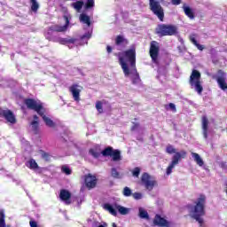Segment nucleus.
Here are the masks:
<instances>
[{
	"mask_svg": "<svg viewBox=\"0 0 227 227\" xmlns=\"http://www.w3.org/2000/svg\"><path fill=\"white\" fill-rule=\"evenodd\" d=\"M188 210H190V216L199 223L200 226H203V217L207 215L206 207H207V196L205 194H200L193 201L192 204H188Z\"/></svg>",
	"mask_w": 227,
	"mask_h": 227,
	"instance_id": "obj_1",
	"label": "nucleus"
},
{
	"mask_svg": "<svg viewBox=\"0 0 227 227\" xmlns=\"http://www.w3.org/2000/svg\"><path fill=\"white\" fill-rule=\"evenodd\" d=\"M89 153L94 159H98L100 155H103V157H112L114 162L121 160V152L118 149H114L112 146L106 147L101 153L97 149L91 148L89 150Z\"/></svg>",
	"mask_w": 227,
	"mask_h": 227,
	"instance_id": "obj_2",
	"label": "nucleus"
},
{
	"mask_svg": "<svg viewBox=\"0 0 227 227\" xmlns=\"http://www.w3.org/2000/svg\"><path fill=\"white\" fill-rule=\"evenodd\" d=\"M64 20L66 21L64 26L52 25L45 30L44 36L46 40L49 42H56V39H54V33H65V31L68 29V26H70V18L64 15Z\"/></svg>",
	"mask_w": 227,
	"mask_h": 227,
	"instance_id": "obj_3",
	"label": "nucleus"
},
{
	"mask_svg": "<svg viewBox=\"0 0 227 227\" xmlns=\"http://www.w3.org/2000/svg\"><path fill=\"white\" fill-rule=\"evenodd\" d=\"M190 86H193L195 91H197L198 95H201L203 93V85H201V73L200 71L193 69L190 75Z\"/></svg>",
	"mask_w": 227,
	"mask_h": 227,
	"instance_id": "obj_4",
	"label": "nucleus"
},
{
	"mask_svg": "<svg viewBox=\"0 0 227 227\" xmlns=\"http://www.w3.org/2000/svg\"><path fill=\"white\" fill-rule=\"evenodd\" d=\"M178 28L175 25L160 24L156 28L159 36H173L176 35Z\"/></svg>",
	"mask_w": 227,
	"mask_h": 227,
	"instance_id": "obj_5",
	"label": "nucleus"
},
{
	"mask_svg": "<svg viewBox=\"0 0 227 227\" xmlns=\"http://www.w3.org/2000/svg\"><path fill=\"white\" fill-rule=\"evenodd\" d=\"M149 8L153 15L158 17L160 22H164V8L160 5V3L157 0H149Z\"/></svg>",
	"mask_w": 227,
	"mask_h": 227,
	"instance_id": "obj_6",
	"label": "nucleus"
},
{
	"mask_svg": "<svg viewBox=\"0 0 227 227\" xmlns=\"http://www.w3.org/2000/svg\"><path fill=\"white\" fill-rule=\"evenodd\" d=\"M187 157V152L184 150L180 151V153H176V154L173 155L172 160L168 167L167 168L166 174L168 176L171 175L173 173V168H175L182 159H185Z\"/></svg>",
	"mask_w": 227,
	"mask_h": 227,
	"instance_id": "obj_7",
	"label": "nucleus"
},
{
	"mask_svg": "<svg viewBox=\"0 0 227 227\" xmlns=\"http://www.w3.org/2000/svg\"><path fill=\"white\" fill-rule=\"evenodd\" d=\"M160 52V44L157 41H152L149 47V56L153 63H159V53Z\"/></svg>",
	"mask_w": 227,
	"mask_h": 227,
	"instance_id": "obj_8",
	"label": "nucleus"
},
{
	"mask_svg": "<svg viewBox=\"0 0 227 227\" xmlns=\"http://www.w3.org/2000/svg\"><path fill=\"white\" fill-rule=\"evenodd\" d=\"M24 104L28 109L35 111L37 114H40L45 109L43 104L36 102L35 98H25Z\"/></svg>",
	"mask_w": 227,
	"mask_h": 227,
	"instance_id": "obj_9",
	"label": "nucleus"
},
{
	"mask_svg": "<svg viewBox=\"0 0 227 227\" xmlns=\"http://www.w3.org/2000/svg\"><path fill=\"white\" fill-rule=\"evenodd\" d=\"M141 183L147 191H153V187L157 185V182L146 172L142 175Z\"/></svg>",
	"mask_w": 227,
	"mask_h": 227,
	"instance_id": "obj_10",
	"label": "nucleus"
},
{
	"mask_svg": "<svg viewBox=\"0 0 227 227\" xmlns=\"http://www.w3.org/2000/svg\"><path fill=\"white\" fill-rule=\"evenodd\" d=\"M125 59L129 61L131 68H136V46H132L130 49L122 52Z\"/></svg>",
	"mask_w": 227,
	"mask_h": 227,
	"instance_id": "obj_11",
	"label": "nucleus"
},
{
	"mask_svg": "<svg viewBox=\"0 0 227 227\" xmlns=\"http://www.w3.org/2000/svg\"><path fill=\"white\" fill-rule=\"evenodd\" d=\"M0 117L4 118L6 121H8L9 123H12V125L17 123V118H15V114L10 109L4 110L2 107H0Z\"/></svg>",
	"mask_w": 227,
	"mask_h": 227,
	"instance_id": "obj_12",
	"label": "nucleus"
},
{
	"mask_svg": "<svg viewBox=\"0 0 227 227\" xmlns=\"http://www.w3.org/2000/svg\"><path fill=\"white\" fill-rule=\"evenodd\" d=\"M69 91L73 96L74 102H81V92L82 91V86L74 83L69 87Z\"/></svg>",
	"mask_w": 227,
	"mask_h": 227,
	"instance_id": "obj_13",
	"label": "nucleus"
},
{
	"mask_svg": "<svg viewBox=\"0 0 227 227\" xmlns=\"http://www.w3.org/2000/svg\"><path fill=\"white\" fill-rule=\"evenodd\" d=\"M217 77H216V82L218 83V86L221 88V90H227V83H226V73L223 71L222 69L217 71Z\"/></svg>",
	"mask_w": 227,
	"mask_h": 227,
	"instance_id": "obj_14",
	"label": "nucleus"
},
{
	"mask_svg": "<svg viewBox=\"0 0 227 227\" xmlns=\"http://www.w3.org/2000/svg\"><path fill=\"white\" fill-rule=\"evenodd\" d=\"M84 182L89 191H91V189H95L97 187V176L91 174H88L85 176Z\"/></svg>",
	"mask_w": 227,
	"mask_h": 227,
	"instance_id": "obj_15",
	"label": "nucleus"
},
{
	"mask_svg": "<svg viewBox=\"0 0 227 227\" xmlns=\"http://www.w3.org/2000/svg\"><path fill=\"white\" fill-rule=\"evenodd\" d=\"M153 225L159 227H171V223L157 214L153 219Z\"/></svg>",
	"mask_w": 227,
	"mask_h": 227,
	"instance_id": "obj_16",
	"label": "nucleus"
},
{
	"mask_svg": "<svg viewBox=\"0 0 227 227\" xmlns=\"http://www.w3.org/2000/svg\"><path fill=\"white\" fill-rule=\"evenodd\" d=\"M59 198L62 201H65L66 205H70V203H72V200H70L72 193L68 190H60Z\"/></svg>",
	"mask_w": 227,
	"mask_h": 227,
	"instance_id": "obj_17",
	"label": "nucleus"
},
{
	"mask_svg": "<svg viewBox=\"0 0 227 227\" xmlns=\"http://www.w3.org/2000/svg\"><path fill=\"white\" fill-rule=\"evenodd\" d=\"M201 123L203 137L204 139H208V118L207 115L202 116Z\"/></svg>",
	"mask_w": 227,
	"mask_h": 227,
	"instance_id": "obj_18",
	"label": "nucleus"
},
{
	"mask_svg": "<svg viewBox=\"0 0 227 227\" xmlns=\"http://www.w3.org/2000/svg\"><path fill=\"white\" fill-rule=\"evenodd\" d=\"M115 45L117 47H122L125 49L127 45H129V39L125 38V36L119 35L115 37Z\"/></svg>",
	"mask_w": 227,
	"mask_h": 227,
	"instance_id": "obj_19",
	"label": "nucleus"
},
{
	"mask_svg": "<svg viewBox=\"0 0 227 227\" xmlns=\"http://www.w3.org/2000/svg\"><path fill=\"white\" fill-rule=\"evenodd\" d=\"M119 63L122 68L125 77H129V75H130V69H129V65L125 62V58L120 57Z\"/></svg>",
	"mask_w": 227,
	"mask_h": 227,
	"instance_id": "obj_20",
	"label": "nucleus"
},
{
	"mask_svg": "<svg viewBox=\"0 0 227 227\" xmlns=\"http://www.w3.org/2000/svg\"><path fill=\"white\" fill-rule=\"evenodd\" d=\"M39 116H41L47 127L54 128L56 127V123H54V121L51 120L49 117L45 116V109L39 114Z\"/></svg>",
	"mask_w": 227,
	"mask_h": 227,
	"instance_id": "obj_21",
	"label": "nucleus"
},
{
	"mask_svg": "<svg viewBox=\"0 0 227 227\" xmlns=\"http://www.w3.org/2000/svg\"><path fill=\"white\" fill-rule=\"evenodd\" d=\"M192 157L193 160L196 162V164L200 168L205 164V161H203L201 156H200L197 153H192Z\"/></svg>",
	"mask_w": 227,
	"mask_h": 227,
	"instance_id": "obj_22",
	"label": "nucleus"
},
{
	"mask_svg": "<svg viewBox=\"0 0 227 227\" xmlns=\"http://www.w3.org/2000/svg\"><path fill=\"white\" fill-rule=\"evenodd\" d=\"M184 12V15H186V17H188V19H191V20H192L194 19V12L192 10L191 7L189 6H183Z\"/></svg>",
	"mask_w": 227,
	"mask_h": 227,
	"instance_id": "obj_23",
	"label": "nucleus"
},
{
	"mask_svg": "<svg viewBox=\"0 0 227 227\" xmlns=\"http://www.w3.org/2000/svg\"><path fill=\"white\" fill-rule=\"evenodd\" d=\"M72 8L76 10V12H81L82 10V6H84V2L83 1H76L73 4H71Z\"/></svg>",
	"mask_w": 227,
	"mask_h": 227,
	"instance_id": "obj_24",
	"label": "nucleus"
},
{
	"mask_svg": "<svg viewBox=\"0 0 227 227\" xmlns=\"http://www.w3.org/2000/svg\"><path fill=\"white\" fill-rule=\"evenodd\" d=\"M80 20L83 23V24H87V26H91V20L90 19V16L82 13L80 15Z\"/></svg>",
	"mask_w": 227,
	"mask_h": 227,
	"instance_id": "obj_25",
	"label": "nucleus"
},
{
	"mask_svg": "<svg viewBox=\"0 0 227 227\" xmlns=\"http://www.w3.org/2000/svg\"><path fill=\"white\" fill-rule=\"evenodd\" d=\"M138 212L140 219H150V215H148V211L145 210L143 207H139Z\"/></svg>",
	"mask_w": 227,
	"mask_h": 227,
	"instance_id": "obj_26",
	"label": "nucleus"
},
{
	"mask_svg": "<svg viewBox=\"0 0 227 227\" xmlns=\"http://www.w3.org/2000/svg\"><path fill=\"white\" fill-rule=\"evenodd\" d=\"M27 167L29 168V169H38V163H36V160H35V159H30L27 162Z\"/></svg>",
	"mask_w": 227,
	"mask_h": 227,
	"instance_id": "obj_27",
	"label": "nucleus"
},
{
	"mask_svg": "<svg viewBox=\"0 0 227 227\" xmlns=\"http://www.w3.org/2000/svg\"><path fill=\"white\" fill-rule=\"evenodd\" d=\"M190 42H192V43H193V45H195V47H197V49H198L199 51H203V50L205 49V46L202 45V44H200V43H198V41L196 40V38L193 37V36H191V37H190Z\"/></svg>",
	"mask_w": 227,
	"mask_h": 227,
	"instance_id": "obj_28",
	"label": "nucleus"
},
{
	"mask_svg": "<svg viewBox=\"0 0 227 227\" xmlns=\"http://www.w3.org/2000/svg\"><path fill=\"white\" fill-rule=\"evenodd\" d=\"M104 208H106V210H108V212H110L112 215H114V216L118 215L116 209H114V207H113L111 204H105Z\"/></svg>",
	"mask_w": 227,
	"mask_h": 227,
	"instance_id": "obj_29",
	"label": "nucleus"
},
{
	"mask_svg": "<svg viewBox=\"0 0 227 227\" xmlns=\"http://www.w3.org/2000/svg\"><path fill=\"white\" fill-rule=\"evenodd\" d=\"M30 3L32 12H34V13H36V12H38V9L40 8V4H38L37 0H30Z\"/></svg>",
	"mask_w": 227,
	"mask_h": 227,
	"instance_id": "obj_30",
	"label": "nucleus"
},
{
	"mask_svg": "<svg viewBox=\"0 0 227 227\" xmlns=\"http://www.w3.org/2000/svg\"><path fill=\"white\" fill-rule=\"evenodd\" d=\"M166 153H168L169 155H171L173 153H175V155H176V153H180V152H176V149L171 145H167Z\"/></svg>",
	"mask_w": 227,
	"mask_h": 227,
	"instance_id": "obj_31",
	"label": "nucleus"
},
{
	"mask_svg": "<svg viewBox=\"0 0 227 227\" xmlns=\"http://www.w3.org/2000/svg\"><path fill=\"white\" fill-rule=\"evenodd\" d=\"M6 215H4V210H0V227H6V222H5Z\"/></svg>",
	"mask_w": 227,
	"mask_h": 227,
	"instance_id": "obj_32",
	"label": "nucleus"
},
{
	"mask_svg": "<svg viewBox=\"0 0 227 227\" xmlns=\"http://www.w3.org/2000/svg\"><path fill=\"white\" fill-rule=\"evenodd\" d=\"M116 208L121 215H127L129 214V208L122 207V206H116Z\"/></svg>",
	"mask_w": 227,
	"mask_h": 227,
	"instance_id": "obj_33",
	"label": "nucleus"
},
{
	"mask_svg": "<svg viewBox=\"0 0 227 227\" xmlns=\"http://www.w3.org/2000/svg\"><path fill=\"white\" fill-rule=\"evenodd\" d=\"M135 75L132 78V84H138V82H141V78L139 77V73H137V70L135 67Z\"/></svg>",
	"mask_w": 227,
	"mask_h": 227,
	"instance_id": "obj_34",
	"label": "nucleus"
},
{
	"mask_svg": "<svg viewBox=\"0 0 227 227\" xmlns=\"http://www.w3.org/2000/svg\"><path fill=\"white\" fill-rule=\"evenodd\" d=\"M122 194L126 198H129V197L132 196V190L130 188H129V186H125L123 188Z\"/></svg>",
	"mask_w": 227,
	"mask_h": 227,
	"instance_id": "obj_35",
	"label": "nucleus"
},
{
	"mask_svg": "<svg viewBox=\"0 0 227 227\" xmlns=\"http://www.w3.org/2000/svg\"><path fill=\"white\" fill-rule=\"evenodd\" d=\"M96 109L99 113V114H102V113H104L102 101L98 100V101L96 102Z\"/></svg>",
	"mask_w": 227,
	"mask_h": 227,
	"instance_id": "obj_36",
	"label": "nucleus"
},
{
	"mask_svg": "<svg viewBox=\"0 0 227 227\" xmlns=\"http://www.w3.org/2000/svg\"><path fill=\"white\" fill-rule=\"evenodd\" d=\"M95 6V0H87L85 3V10H90V8H93Z\"/></svg>",
	"mask_w": 227,
	"mask_h": 227,
	"instance_id": "obj_37",
	"label": "nucleus"
},
{
	"mask_svg": "<svg viewBox=\"0 0 227 227\" xmlns=\"http://www.w3.org/2000/svg\"><path fill=\"white\" fill-rule=\"evenodd\" d=\"M140 173H141V168L139 167H136L132 170V176H135L136 178H139Z\"/></svg>",
	"mask_w": 227,
	"mask_h": 227,
	"instance_id": "obj_38",
	"label": "nucleus"
},
{
	"mask_svg": "<svg viewBox=\"0 0 227 227\" xmlns=\"http://www.w3.org/2000/svg\"><path fill=\"white\" fill-rule=\"evenodd\" d=\"M111 175L113 178H121V176H120V172H118L115 168L111 169Z\"/></svg>",
	"mask_w": 227,
	"mask_h": 227,
	"instance_id": "obj_39",
	"label": "nucleus"
},
{
	"mask_svg": "<svg viewBox=\"0 0 227 227\" xmlns=\"http://www.w3.org/2000/svg\"><path fill=\"white\" fill-rule=\"evenodd\" d=\"M30 125L32 126V130L34 132L37 133L38 132V121H33Z\"/></svg>",
	"mask_w": 227,
	"mask_h": 227,
	"instance_id": "obj_40",
	"label": "nucleus"
},
{
	"mask_svg": "<svg viewBox=\"0 0 227 227\" xmlns=\"http://www.w3.org/2000/svg\"><path fill=\"white\" fill-rule=\"evenodd\" d=\"M62 173H65L66 175H72V170L70 169V168L67 167V166H63L61 168Z\"/></svg>",
	"mask_w": 227,
	"mask_h": 227,
	"instance_id": "obj_41",
	"label": "nucleus"
},
{
	"mask_svg": "<svg viewBox=\"0 0 227 227\" xmlns=\"http://www.w3.org/2000/svg\"><path fill=\"white\" fill-rule=\"evenodd\" d=\"M131 196L134 200H141V198H143V194L141 192H134Z\"/></svg>",
	"mask_w": 227,
	"mask_h": 227,
	"instance_id": "obj_42",
	"label": "nucleus"
},
{
	"mask_svg": "<svg viewBox=\"0 0 227 227\" xmlns=\"http://www.w3.org/2000/svg\"><path fill=\"white\" fill-rule=\"evenodd\" d=\"M91 38V33L88 32L81 36V40H90Z\"/></svg>",
	"mask_w": 227,
	"mask_h": 227,
	"instance_id": "obj_43",
	"label": "nucleus"
},
{
	"mask_svg": "<svg viewBox=\"0 0 227 227\" xmlns=\"http://www.w3.org/2000/svg\"><path fill=\"white\" fill-rule=\"evenodd\" d=\"M58 42L60 45H67L68 43V38H60Z\"/></svg>",
	"mask_w": 227,
	"mask_h": 227,
	"instance_id": "obj_44",
	"label": "nucleus"
},
{
	"mask_svg": "<svg viewBox=\"0 0 227 227\" xmlns=\"http://www.w3.org/2000/svg\"><path fill=\"white\" fill-rule=\"evenodd\" d=\"M168 107L171 111H173V113H176V106H175V104L169 103Z\"/></svg>",
	"mask_w": 227,
	"mask_h": 227,
	"instance_id": "obj_45",
	"label": "nucleus"
},
{
	"mask_svg": "<svg viewBox=\"0 0 227 227\" xmlns=\"http://www.w3.org/2000/svg\"><path fill=\"white\" fill-rule=\"evenodd\" d=\"M77 42V38H67V43H75Z\"/></svg>",
	"mask_w": 227,
	"mask_h": 227,
	"instance_id": "obj_46",
	"label": "nucleus"
},
{
	"mask_svg": "<svg viewBox=\"0 0 227 227\" xmlns=\"http://www.w3.org/2000/svg\"><path fill=\"white\" fill-rule=\"evenodd\" d=\"M138 128H139V123L133 122V126L131 127V130L134 131V130H136Z\"/></svg>",
	"mask_w": 227,
	"mask_h": 227,
	"instance_id": "obj_47",
	"label": "nucleus"
},
{
	"mask_svg": "<svg viewBox=\"0 0 227 227\" xmlns=\"http://www.w3.org/2000/svg\"><path fill=\"white\" fill-rule=\"evenodd\" d=\"M182 4V0H172V4L175 6H178V4Z\"/></svg>",
	"mask_w": 227,
	"mask_h": 227,
	"instance_id": "obj_48",
	"label": "nucleus"
},
{
	"mask_svg": "<svg viewBox=\"0 0 227 227\" xmlns=\"http://www.w3.org/2000/svg\"><path fill=\"white\" fill-rule=\"evenodd\" d=\"M43 159H45V160H49V153H42Z\"/></svg>",
	"mask_w": 227,
	"mask_h": 227,
	"instance_id": "obj_49",
	"label": "nucleus"
},
{
	"mask_svg": "<svg viewBox=\"0 0 227 227\" xmlns=\"http://www.w3.org/2000/svg\"><path fill=\"white\" fill-rule=\"evenodd\" d=\"M106 52L108 54H111V52H113V47H111L110 45H107L106 46Z\"/></svg>",
	"mask_w": 227,
	"mask_h": 227,
	"instance_id": "obj_50",
	"label": "nucleus"
},
{
	"mask_svg": "<svg viewBox=\"0 0 227 227\" xmlns=\"http://www.w3.org/2000/svg\"><path fill=\"white\" fill-rule=\"evenodd\" d=\"M33 118L35 120L34 121H38V115H34Z\"/></svg>",
	"mask_w": 227,
	"mask_h": 227,
	"instance_id": "obj_51",
	"label": "nucleus"
},
{
	"mask_svg": "<svg viewBox=\"0 0 227 227\" xmlns=\"http://www.w3.org/2000/svg\"><path fill=\"white\" fill-rule=\"evenodd\" d=\"M113 227H118L115 223L112 224Z\"/></svg>",
	"mask_w": 227,
	"mask_h": 227,
	"instance_id": "obj_52",
	"label": "nucleus"
},
{
	"mask_svg": "<svg viewBox=\"0 0 227 227\" xmlns=\"http://www.w3.org/2000/svg\"><path fill=\"white\" fill-rule=\"evenodd\" d=\"M98 227H104V225L101 224V225H98Z\"/></svg>",
	"mask_w": 227,
	"mask_h": 227,
	"instance_id": "obj_53",
	"label": "nucleus"
},
{
	"mask_svg": "<svg viewBox=\"0 0 227 227\" xmlns=\"http://www.w3.org/2000/svg\"><path fill=\"white\" fill-rule=\"evenodd\" d=\"M114 56H118V53H114Z\"/></svg>",
	"mask_w": 227,
	"mask_h": 227,
	"instance_id": "obj_54",
	"label": "nucleus"
}]
</instances>
